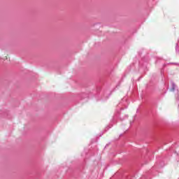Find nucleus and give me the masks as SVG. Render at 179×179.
Here are the masks:
<instances>
[{
	"mask_svg": "<svg viewBox=\"0 0 179 179\" xmlns=\"http://www.w3.org/2000/svg\"><path fill=\"white\" fill-rule=\"evenodd\" d=\"M176 90V83L174 82L171 81V87L170 89L171 92H174Z\"/></svg>",
	"mask_w": 179,
	"mask_h": 179,
	"instance_id": "f257e3e1",
	"label": "nucleus"
},
{
	"mask_svg": "<svg viewBox=\"0 0 179 179\" xmlns=\"http://www.w3.org/2000/svg\"><path fill=\"white\" fill-rule=\"evenodd\" d=\"M178 43H179V41L176 43V52H179V50H178Z\"/></svg>",
	"mask_w": 179,
	"mask_h": 179,
	"instance_id": "f03ea898",
	"label": "nucleus"
},
{
	"mask_svg": "<svg viewBox=\"0 0 179 179\" xmlns=\"http://www.w3.org/2000/svg\"><path fill=\"white\" fill-rule=\"evenodd\" d=\"M127 118H128V115H125L124 117H120V120H121V121H124V119H127Z\"/></svg>",
	"mask_w": 179,
	"mask_h": 179,
	"instance_id": "7ed1b4c3",
	"label": "nucleus"
},
{
	"mask_svg": "<svg viewBox=\"0 0 179 179\" xmlns=\"http://www.w3.org/2000/svg\"><path fill=\"white\" fill-rule=\"evenodd\" d=\"M134 177L128 176L126 179H134Z\"/></svg>",
	"mask_w": 179,
	"mask_h": 179,
	"instance_id": "20e7f679",
	"label": "nucleus"
},
{
	"mask_svg": "<svg viewBox=\"0 0 179 179\" xmlns=\"http://www.w3.org/2000/svg\"><path fill=\"white\" fill-rule=\"evenodd\" d=\"M119 106H122V102H120V103H119Z\"/></svg>",
	"mask_w": 179,
	"mask_h": 179,
	"instance_id": "39448f33",
	"label": "nucleus"
},
{
	"mask_svg": "<svg viewBox=\"0 0 179 179\" xmlns=\"http://www.w3.org/2000/svg\"><path fill=\"white\" fill-rule=\"evenodd\" d=\"M127 99H122V101H126Z\"/></svg>",
	"mask_w": 179,
	"mask_h": 179,
	"instance_id": "423d86ee",
	"label": "nucleus"
},
{
	"mask_svg": "<svg viewBox=\"0 0 179 179\" xmlns=\"http://www.w3.org/2000/svg\"><path fill=\"white\" fill-rule=\"evenodd\" d=\"M138 55H141V52H138Z\"/></svg>",
	"mask_w": 179,
	"mask_h": 179,
	"instance_id": "0eeeda50",
	"label": "nucleus"
},
{
	"mask_svg": "<svg viewBox=\"0 0 179 179\" xmlns=\"http://www.w3.org/2000/svg\"><path fill=\"white\" fill-rule=\"evenodd\" d=\"M113 127V125L110 126L109 128H111Z\"/></svg>",
	"mask_w": 179,
	"mask_h": 179,
	"instance_id": "6e6552de",
	"label": "nucleus"
},
{
	"mask_svg": "<svg viewBox=\"0 0 179 179\" xmlns=\"http://www.w3.org/2000/svg\"><path fill=\"white\" fill-rule=\"evenodd\" d=\"M121 110H124V108H121Z\"/></svg>",
	"mask_w": 179,
	"mask_h": 179,
	"instance_id": "1a4fd4ad",
	"label": "nucleus"
},
{
	"mask_svg": "<svg viewBox=\"0 0 179 179\" xmlns=\"http://www.w3.org/2000/svg\"><path fill=\"white\" fill-rule=\"evenodd\" d=\"M107 146H108V145H106V147L107 148Z\"/></svg>",
	"mask_w": 179,
	"mask_h": 179,
	"instance_id": "9d476101",
	"label": "nucleus"
},
{
	"mask_svg": "<svg viewBox=\"0 0 179 179\" xmlns=\"http://www.w3.org/2000/svg\"><path fill=\"white\" fill-rule=\"evenodd\" d=\"M178 108H179V104H178Z\"/></svg>",
	"mask_w": 179,
	"mask_h": 179,
	"instance_id": "9b49d317",
	"label": "nucleus"
}]
</instances>
